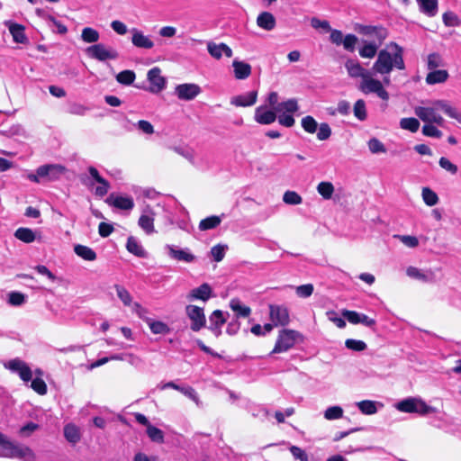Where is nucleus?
Returning <instances> with one entry per match:
<instances>
[{"label": "nucleus", "instance_id": "3", "mask_svg": "<svg viewBox=\"0 0 461 461\" xmlns=\"http://www.w3.org/2000/svg\"><path fill=\"white\" fill-rule=\"evenodd\" d=\"M389 48L394 49V52L391 53L386 50L378 52L377 59L375 61L371 72L374 74L389 75L393 68L404 69V61L402 59V50L395 43H391Z\"/></svg>", "mask_w": 461, "mask_h": 461}, {"label": "nucleus", "instance_id": "59", "mask_svg": "<svg viewBox=\"0 0 461 461\" xmlns=\"http://www.w3.org/2000/svg\"><path fill=\"white\" fill-rule=\"evenodd\" d=\"M39 429V425L34 422H29L23 427H21L19 430L20 436L23 438L30 437L33 432H35Z\"/></svg>", "mask_w": 461, "mask_h": 461}, {"label": "nucleus", "instance_id": "52", "mask_svg": "<svg viewBox=\"0 0 461 461\" xmlns=\"http://www.w3.org/2000/svg\"><path fill=\"white\" fill-rule=\"evenodd\" d=\"M283 201L286 204L297 205L302 203V196L294 191H286L283 195Z\"/></svg>", "mask_w": 461, "mask_h": 461}, {"label": "nucleus", "instance_id": "38", "mask_svg": "<svg viewBox=\"0 0 461 461\" xmlns=\"http://www.w3.org/2000/svg\"><path fill=\"white\" fill-rule=\"evenodd\" d=\"M298 109H299V106H298L297 101L295 99H289L285 102H282L275 107V110L276 113H294L297 112Z\"/></svg>", "mask_w": 461, "mask_h": 461}, {"label": "nucleus", "instance_id": "12", "mask_svg": "<svg viewBox=\"0 0 461 461\" xmlns=\"http://www.w3.org/2000/svg\"><path fill=\"white\" fill-rule=\"evenodd\" d=\"M155 212L149 205H146L139 218L138 225L143 231L150 235L155 232L154 228Z\"/></svg>", "mask_w": 461, "mask_h": 461}, {"label": "nucleus", "instance_id": "24", "mask_svg": "<svg viewBox=\"0 0 461 461\" xmlns=\"http://www.w3.org/2000/svg\"><path fill=\"white\" fill-rule=\"evenodd\" d=\"M232 68H233L234 77L236 79L243 80V79L248 78L251 75L252 68L247 62L234 59L232 61Z\"/></svg>", "mask_w": 461, "mask_h": 461}, {"label": "nucleus", "instance_id": "17", "mask_svg": "<svg viewBox=\"0 0 461 461\" xmlns=\"http://www.w3.org/2000/svg\"><path fill=\"white\" fill-rule=\"evenodd\" d=\"M207 50L209 54L215 59H220L224 55L227 58H231L233 55L232 50L225 43H215L213 41L207 42Z\"/></svg>", "mask_w": 461, "mask_h": 461}, {"label": "nucleus", "instance_id": "51", "mask_svg": "<svg viewBox=\"0 0 461 461\" xmlns=\"http://www.w3.org/2000/svg\"><path fill=\"white\" fill-rule=\"evenodd\" d=\"M368 149L372 154L385 153L386 149L383 142L376 138H372L367 142Z\"/></svg>", "mask_w": 461, "mask_h": 461}, {"label": "nucleus", "instance_id": "47", "mask_svg": "<svg viewBox=\"0 0 461 461\" xmlns=\"http://www.w3.org/2000/svg\"><path fill=\"white\" fill-rule=\"evenodd\" d=\"M302 127L303 129L308 132V133H315L317 131V129H318V123L316 122V120L311 116V115H307L305 117H303L302 119Z\"/></svg>", "mask_w": 461, "mask_h": 461}, {"label": "nucleus", "instance_id": "23", "mask_svg": "<svg viewBox=\"0 0 461 461\" xmlns=\"http://www.w3.org/2000/svg\"><path fill=\"white\" fill-rule=\"evenodd\" d=\"M210 327L209 329L213 332L216 337L221 334V326L226 322V318L221 310H215L209 317Z\"/></svg>", "mask_w": 461, "mask_h": 461}, {"label": "nucleus", "instance_id": "16", "mask_svg": "<svg viewBox=\"0 0 461 461\" xmlns=\"http://www.w3.org/2000/svg\"><path fill=\"white\" fill-rule=\"evenodd\" d=\"M406 275L412 279L422 283H432L435 281V273L432 269L422 270L416 267H408Z\"/></svg>", "mask_w": 461, "mask_h": 461}, {"label": "nucleus", "instance_id": "6", "mask_svg": "<svg viewBox=\"0 0 461 461\" xmlns=\"http://www.w3.org/2000/svg\"><path fill=\"white\" fill-rule=\"evenodd\" d=\"M299 336L300 334L294 330L285 329L280 330L276 345L271 353L274 354L286 352L295 345Z\"/></svg>", "mask_w": 461, "mask_h": 461}, {"label": "nucleus", "instance_id": "25", "mask_svg": "<svg viewBox=\"0 0 461 461\" xmlns=\"http://www.w3.org/2000/svg\"><path fill=\"white\" fill-rule=\"evenodd\" d=\"M258 92L251 91L245 95H236L231 98L230 104L235 106H251L257 102Z\"/></svg>", "mask_w": 461, "mask_h": 461}, {"label": "nucleus", "instance_id": "64", "mask_svg": "<svg viewBox=\"0 0 461 461\" xmlns=\"http://www.w3.org/2000/svg\"><path fill=\"white\" fill-rule=\"evenodd\" d=\"M136 127L143 133L151 135L154 133V127L152 124L145 120H140L136 123Z\"/></svg>", "mask_w": 461, "mask_h": 461}, {"label": "nucleus", "instance_id": "61", "mask_svg": "<svg viewBox=\"0 0 461 461\" xmlns=\"http://www.w3.org/2000/svg\"><path fill=\"white\" fill-rule=\"evenodd\" d=\"M227 246L215 245L211 249V254L214 260L220 262L223 259Z\"/></svg>", "mask_w": 461, "mask_h": 461}, {"label": "nucleus", "instance_id": "39", "mask_svg": "<svg viewBox=\"0 0 461 461\" xmlns=\"http://www.w3.org/2000/svg\"><path fill=\"white\" fill-rule=\"evenodd\" d=\"M316 189L319 194L325 200L330 199L335 191L333 184L328 181L319 183Z\"/></svg>", "mask_w": 461, "mask_h": 461}, {"label": "nucleus", "instance_id": "18", "mask_svg": "<svg viewBox=\"0 0 461 461\" xmlns=\"http://www.w3.org/2000/svg\"><path fill=\"white\" fill-rule=\"evenodd\" d=\"M166 249L170 258L185 263H191L195 260V256L188 249H180L173 245H167Z\"/></svg>", "mask_w": 461, "mask_h": 461}, {"label": "nucleus", "instance_id": "2", "mask_svg": "<svg viewBox=\"0 0 461 461\" xmlns=\"http://www.w3.org/2000/svg\"><path fill=\"white\" fill-rule=\"evenodd\" d=\"M439 112H443L448 117L456 120L459 111L447 101L442 99L427 101L426 105L414 107V113L424 123H434L438 126H443L445 119Z\"/></svg>", "mask_w": 461, "mask_h": 461}, {"label": "nucleus", "instance_id": "11", "mask_svg": "<svg viewBox=\"0 0 461 461\" xmlns=\"http://www.w3.org/2000/svg\"><path fill=\"white\" fill-rule=\"evenodd\" d=\"M66 167L59 164H48L41 166L37 168V173L42 178L54 181L65 174Z\"/></svg>", "mask_w": 461, "mask_h": 461}, {"label": "nucleus", "instance_id": "31", "mask_svg": "<svg viewBox=\"0 0 461 461\" xmlns=\"http://www.w3.org/2000/svg\"><path fill=\"white\" fill-rule=\"evenodd\" d=\"M420 11L428 16H434L438 12V0H416Z\"/></svg>", "mask_w": 461, "mask_h": 461}, {"label": "nucleus", "instance_id": "58", "mask_svg": "<svg viewBox=\"0 0 461 461\" xmlns=\"http://www.w3.org/2000/svg\"><path fill=\"white\" fill-rule=\"evenodd\" d=\"M358 39L354 34H347L343 40V47L346 50L354 51L355 46L357 43Z\"/></svg>", "mask_w": 461, "mask_h": 461}, {"label": "nucleus", "instance_id": "40", "mask_svg": "<svg viewBox=\"0 0 461 461\" xmlns=\"http://www.w3.org/2000/svg\"><path fill=\"white\" fill-rule=\"evenodd\" d=\"M378 402L371 400H364L357 402L358 410L365 415H373L377 412L376 404Z\"/></svg>", "mask_w": 461, "mask_h": 461}, {"label": "nucleus", "instance_id": "60", "mask_svg": "<svg viewBox=\"0 0 461 461\" xmlns=\"http://www.w3.org/2000/svg\"><path fill=\"white\" fill-rule=\"evenodd\" d=\"M31 387L41 395L47 393V385L41 378L33 379L31 383Z\"/></svg>", "mask_w": 461, "mask_h": 461}, {"label": "nucleus", "instance_id": "20", "mask_svg": "<svg viewBox=\"0 0 461 461\" xmlns=\"http://www.w3.org/2000/svg\"><path fill=\"white\" fill-rule=\"evenodd\" d=\"M270 318L276 326L286 325L289 322V314L285 308L280 306H270Z\"/></svg>", "mask_w": 461, "mask_h": 461}, {"label": "nucleus", "instance_id": "37", "mask_svg": "<svg viewBox=\"0 0 461 461\" xmlns=\"http://www.w3.org/2000/svg\"><path fill=\"white\" fill-rule=\"evenodd\" d=\"M221 222V217L217 215H212L209 217H206L205 219H203L199 222V230L202 231L209 230L215 229L218 227Z\"/></svg>", "mask_w": 461, "mask_h": 461}, {"label": "nucleus", "instance_id": "32", "mask_svg": "<svg viewBox=\"0 0 461 461\" xmlns=\"http://www.w3.org/2000/svg\"><path fill=\"white\" fill-rule=\"evenodd\" d=\"M146 322L153 334L166 335L170 332V328L163 321L147 319Z\"/></svg>", "mask_w": 461, "mask_h": 461}, {"label": "nucleus", "instance_id": "22", "mask_svg": "<svg viewBox=\"0 0 461 461\" xmlns=\"http://www.w3.org/2000/svg\"><path fill=\"white\" fill-rule=\"evenodd\" d=\"M276 119V110H268L265 106H258L255 110V121L260 124H271Z\"/></svg>", "mask_w": 461, "mask_h": 461}, {"label": "nucleus", "instance_id": "28", "mask_svg": "<svg viewBox=\"0 0 461 461\" xmlns=\"http://www.w3.org/2000/svg\"><path fill=\"white\" fill-rule=\"evenodd\" d=\"M229 304L230 308L235 312L238 318H246L249 317L251 313V309L249 306L243 304L239 298H232Z\"/></svg>", "mask_w": 461, "mask_h": 461}, {"label": "nucleus", "instance_id": "45", "mask_svg": "<svg viewBox=\"0 0 461 461\" xmlns=\"http://www.w3.org/2000/svg\"><path fill=\"white\" fill-rule=\"evenodd\" d=\"M400 126L403 130L410 131L411 132H416L420 128V122L418 119L413 117L402 118L400 121Z\"/></svg>", "mask_w": 461, "mask_h": 461}, {"label": "nucleus", "instance_id": "57", "mask_svg": "<svg viewBox=\"0 0 461 461\" xmlns=\"http://www.w3.org/2000/svg\"><path fill=\"white\" fill-rule=\"evenodd\" d=\"M25 295L22 293L12 292L8 295V303L14 306H19L24 303Z\"/></svg>", "mask_w": 461, "mask_h": 461}, {"label": "nucleus", "instance_id": "5", "mask_svg": "<svg viewBox=\"0 0 461 461\" xmlns=\"http://www.w3.org/2000/svg\"><path fill=\"white\" fill-rule=\"evenodd\" d=\"M395 408L402 412L418 413L420 415L435 413L437 411L435 407L428 405L422 399L417 397H408L402 400L395 404Z\"/></svg>", "mask_w": 461, "mask_h": 461}, {"label": "nucleus", "instance_id": "21", "mask_svg": "<svg viewBox=\"0 0 461 461\" xmlns=\"http://www.w3.org/2000/svg\"><path fill=\"white\" fill-rule=\"evenodd\" d=\"M212 291L211 286L207 283H204L199 287L192 289L187 295V299L190 301L202 300L206 302L212 297Z\"/></svg>", "mask_w": 461, "mask_h": 461}, {"label": "nucleus", "instance_id": "13", "mask_svg": "<svg viewBox=\"0 0 461 461\" xmlns=\"http://www.w3.org/2000/svg\"><path fill=\"white\" fill-rule=\"evenodd\" d=\"M147 77L150 84L149 91L151 93L158 94L166 87L167 80L161 76V69L159 68L155 67L149 70Z\"/></svg>", "mask_w": 461, "mask_h": 461}, {"label": "nucleus", "instance_id": "14", "mask_svg": "<svg viewBox=\"0 0 461 461\" xmlns=\"http://www.w3.org/2000/svg\"><path fill=\"white\" fill-rule=\"evenodd\" d=\"M131 34V41L132 45L138 49L150 50L155 46L149 35L144 34V32L137 28H131L130 30Z\"/></svg>", "mask_w": 461, "mask_h": 461}, {"label": "nucleus", "instance_id": "36", "mask_svg": "<svg viewBox=\"0 0 461 461\" xmlns=\"http://www.w3.org/2000/svg\"><path fill=\"white\" fill-rule=\"evenodd\" d=\"M14 237L25 243H32L36 240L35 232L29 228H18L14 232Z\"/></svg>", "mask_w": 461, "mask_h": 461}, {"label": "nucleus", "instance_id": "10", "mask_svg": "<svg viewBox=\"0 0 461 461\" xmlns=\"http://www.w3.org/2000/svg\"><path fill=\"white\" fill-rule=\"evenodd\" d=\"M201 93V87L193 83H185L177 85L175 88V94L180 100L191 101Z\"/></svg>", "mask_w": 461, "mask_h": 461}, {"label": "nucleus", "instance_id": "62", "mask_svg": "<svg viewBox=\"0 0 461 461\" xmlns=\"http://www.w3.org/2000/svg\"><path fill=\"white\" fill-rule=\"evenodd\" d=\"M289 450L292 454V456L295 458V459H298L300 461H309V457H308V455L306 454V452L302 449L301 447H296V446H291L289 447Z\"/></svg>", "mask_w": 461, "mask_h": 461}, {"label": "nucleus", "instance_id": "27", "mask_svg": "<svg viewBox=\"0 0 461 461\" xmlns=\"http://www.w3.org/2000/svg\"><path fill=\"white\" fill-rule=\"evenodd\" d=\"M5 24L8 27L13 39L17 43H24L27 41V37L24 33V27L18 23L11 22H5Z\"/></svg>", "mask_w": 461, "mask_h": 461}, {"label": "nucleus", "instance_id": "7", "mask_svg": "<svg viewBox=\"0 0 461 461\" xmlns=\"http://www.w3.org/2000/svg\"><path fill=\"white\" fill-rule=\"evenodd\" d=\"M86 53L89 58L97 59L99 61L116 59L119 57V53L116 50L111 47H106L102 43L89 46L86 50Z\"/></svg>", "mask_w": 461, "mask_h": 461}, {"label": "nucleus", "instance_id": "54", "mask_svg": "<svg viewBox=\"0 0 461 461\" xmlns=\"http://www.w3.org/2000/svg\"><path fill=\"white\" fill-rule=\"evenodd\" d=\"M317 139L319 140H326L331 135V129L326 122L321 123L317 129Z\"/></svg>", "mask_w": 461, "mask_h": 461}, {"label": "nucleus", "instance_id": "34", "mask_svg": "<svg viewBox=\"0 0 461 461\" xmlns=\"http://www.w3.org/2000/svg\"><path fill=\"white\" fill-rule=\"evenodd\" d=\"M448 77L447 70H436L429 72L426 77V82L429 85H435L445 82Z\"/></svg>", "mask_w": 461, "mask_h": 461}, {"label": "nucleus", "instance_id": "1", "mask_svg": "<svg viewBox=\"0 0 461 461\" xmlns=\"http://www.w3.org/2000/svg\"><path fill=\"white\" fill-rule=\"evenodd\" d=\"M348 74L351 77H361L358 89L366 94H375L384 101L389 99V93L383 87L380 80L374 78L372 72L364 68L360 63L354 59H348L345 63Z\"/></svg>", "mask_w": 461, "mask_h": 461}, {"label": "nucleus", "instance_id": "50", "mask_svg": "<svg viewBox=\"0 0 461 461\" xmlns=\"http://www.w3.org/2000/svg\"><path fill=\"white\" fill-rule=\"evenodd\" d=\"M434 123H425L422 127V134L427 137L440 139L443 135Z\"/></svg>", "mask_w": 461, "mask_h": 461}, {"label": "nucleus", "instance_id": "26", "mask_svg": "<svg viewBox=\"0 0 461 461\" xmlns=\"http://www.w3.org/2000/svg\"><path fill=\"white\" fill-rule=\"evenodd\" d=\"M276 23L275 16L269 12H262L257 18V25L266 31H272Z\"/></svg>", "mask_w": 461, "mask_h": 461}, {"label": "nucleus", "instance_id": "9", "mask_svg": "<svg viewBox=\"0 0 461 461\" xmlns=\"http://www.w3.org/2000/svg\"><path fill=\"white\" fill-rule=\"evenodd\" d=\"M356 31L365 36L372 37V41H375L378 44H382L388 36L386 29L382 26L357 24Z\"/></svg>", "mask_w": 461, "mask_h": 461}, {"label": "nucleus", "instance_id": "8", "mask_svg": "<svg viewBox=\"0 0 461 461\" xmlns=\"http://www.w3.org/2000/svg\"><path fill=\"white\" fill-rule=\"evenodd\" d=\"M185 313L191 321L190 328L194 331H199L206 324V318L203 309L196 305H187L185 307Z\"/></svg>", "mask_w": 461, "mask_h": 461}, {"label": "nucleus", "instance_id": "30", "mask_svg": "<svg viewBox=\"0 0 461 461\" xmlns=\"http://www.w3.org/2000/svg\"><path fill=\"white\" fill-rule=\"evenodd\" d=\"M381 44H378L375 41H364L363 47L359 49V55L365 59H373Z\"/></svg>", "mask_w": 461, "mask_h": 461}, {"label": "nucleus", "instance_id": "15", "mask_svg": "<svg viewBox=\"0 0 461 461\" xmlns=\"http://www.w3.org/2000/svg\"><path fill=\"white\" fill-rule=\"evenodd\" d=\"M6 367L13 372L18 373L21 379L24 382L32 380V370L25 362L20 359H13L8 362Z\"/></svg>", "mask_w": 461, "mask_h": 461}, {"label": "nucleus", "instance_id": "56", "mask_svg": "<svg viewBox=\"0 0 461 461\" xmlns=\"http://www.w3.org/2000/svg\"><path fill=\"white\" fill-rule=\"evenodd\" d=\"M438 164L441 168L445 169L446 171L449 172L452 175L457 173V166L452 163L448 158L445 157L439 158Z\"/></svg>", "mask_w": 461, "mask_h": 461}, {"label": "nucleus", "instance_id": "41", "mask_svg": "<svg viewBox=\"0 0 461 461\" xmlns=\"http://www.w3.org/2000/svg\"><path fill=\"white\" fill-rule=\"evenodd\" d=\"M113 288L116 291L118 298L122 301L124 306L130 307L132 304V296L130 292L121 285H114Z\"/></svg>", "mask_w": 461, "mask_h": 461}, {"label": "nucleus", "instance_id": "49", "mask_svg": "<svg viewBox=\"0 0 461 461\" xmlns=\"http://www.w3.org/2000/svg\"><path fill=\"white\" fill-rule=\"evenodd\" d=\"M343 409L340 406H331L324 411V418L328 420H339L343 416Z\"/></svg>", "mask_w": 461, "mask_h": 461}, {"label": "nucleus", "instance_id": "33", "mask_svg": "<svg viewBox=\"0 0 461 461\" xmlns=\"http://www.w3.org/2000/svg\"><path fill=\"white\" fill-rule=\"evenodd\" d=\"M74 252L77 256L87 261H94L96 259V253L91 248L85 245H76L74 247Z\"/></svg>", "mask_w": 461, "mask_h": 461}, {"label": "nucleus", "instance_id": "43", "mask_svg": "<svg viewBox=\"0 0 461 461\" xmlns=\"http://www.w3.org/2000/svg\"><path fill=\"white\" fill-rule=\"evenodd\" d=\"M64 435L71 443H77L80 439L79 429L73 424H68L64 428Z\"/></svg>", "mask_w": 461, "mask_h": 461}, {"label": "nucleus", "instance_id": "55", "mask_svg": "<svg viewBox=\"0 0 461 461\" xmlns=\"http://www.w3.org/2000/svg\"><path fill=\"white\" fill-rule=\"evenodd\" d=\"M313 285L312 284H306L299 285L295 288L296 294L301 298H308L313 293Z\"/></svg>", "mask_w": 461, "mask_h": 461}, {"label": "nucleus", "instance_id": "48", "mask_svg": "<svg viewBox=\"0 0 461 461\" xmlns=\"http://www.w3.org/2000/svg\"><path fill=\"white\" fill-rule=\"evenodd\" d=\"M147 434L153 442H164V432L153 425H149V428H147Z\"/></svg>", "mask_w": 461, "mask_h": 461}, {"label": "nucleus", "instance_id": "53", "mask_svg": "<svg viewBox=\"0 0 461 461\" xmlns=\"http://www.w3.org/2000/svg\"><path fill=\"white\" fill-rule=\"evenodd\" d=\"M345 346L347 348L357 352L364 351L367 347L363 340L354 339H348L345 341Z\"/></svg>", "mask_w": 461, "mask_h": 461}, {"label": "nucleus", "instance_id": "29", "mask_svg": "<svg viewBox=\"0 0 461 461\" xmlns=\"http://www.w3.org/2000/svg\"><path fill=\"white\" fill-rule=\"evenodd\" d=\"M126 249L130 253L135 255L136 257L146 258L147 256V252L143 249L140 242L137 240V238L133 236H130L128 238Z\"/></svg>", "mask_w": 461, "mask_h": 461}, {"label": "nucleus", "instance_id": "42", "mask_svg": "<svg viewBox=\"0 0 461 461\" xmlns=\"http://www.w3.org/2000/svg\"><path fill=\"white\" fill-rule=\"evenodd\" d=\"M99 32L91 27H86L82 30L81 39L86 43H95L99 41Z\"/></svg>", "mask_w": 461, "mask_h": 461}, {"label": "nucleus", "instance_id": "35", "mask_svg": "<svg viewBox=\"0 0 461 461\" xmlns=\"http://www.w3.org/2000/svg\"><path fill=\"white\" fill-rule=\"evenodd\" d=\"M421 198L424 203L429 207L438 204L439 202L437 193L428 186L422 187Z\"/></svg>", "mask_w": 461, "mask_h": 461}, {"label": "nucleus", "instance_id": "44", "mask_svg": "<svg viewBox=\"0 0 461 461\" xmlns=\"http://www.w3.org/2000/svg\"><path fill=\"white\" fill-rule=\"evenodd\" d=\"M353 113L355 117L359 121H365L367 118L366 102L363 99H358L355 103L353 107Z\"/></svg>", "mask_w": 461, "mask_h": 461}, {"label": "nucleus", "instance_id": "19", "mask_svg": "<svg viewBox=\"0 0 461 461\" xmlns=\"http://www.w3.org/2000/svg\"><path fill=\"white\" fill-rule=\"evenodd\" d=\"M106 202L110 205L121 210H131L134 207L133 199L130 196L111 194Z\"/></svg>", "mask_w": 461, "mask_h": 461}, {"label": "nucleus", "instance_id": "46", "mask_svg": "<svg viewBox=\"0 0 461 461\" xmlns=\"http://www.w3.org/2000/svg\"><path fill=\"white\" fill-rule=\"evenodd\" d=\"M136 78V75L132 70H123L116 76V80L125 86L131 85Z\"/></svg>", "mask_w": 461, "mask_h": 461}, {"label": "nucleus", "instance_id": "63", "mask_svg": "<svg viewBox=\"0 0 461 461\" xmlns=\"http://www.w3.org/2000/svg\"><path fill=\"white\" fill-rule=\"evenodd\" d=\"M342 315L345 317L348 322L352 324H359L360 323V317L361 313L355 312V311H349V310H343Z\"/></svg>", "mask_w": 461, "mask_h": 461}, {"label": "nucleus", "instance_id": "4", "mask_svg": "<svg viewBox=\"0 0 461 461\" xmlns=\"http://www.w3.org/2000/svg\"><path fill=\"white\" fill-rule=\"evenodd\" d=\"M1 457L14 458L21 461H37V455L30 447L8 439L4 449L0 452Z\"/></svg>", "mask_w": 461, "mask_h": 461}]
</instances>
